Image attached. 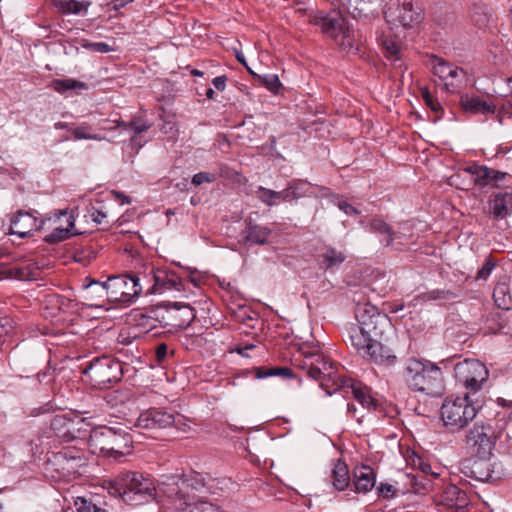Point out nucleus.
<instances>
[{"instance_id": "f257e3e1", "label": "nucleus", "mask_w": 512, "mask_h": 512, "mask_svg": "<svg viewBox=\"0 0 512 512\" xmlns=\"http://www.w3.org/2000/svg\"><path fill=\"white\" fill-rule=\"evenodd\" d=\"M401 377L406 386L426 395L436 396L443 390V374L440 367L426 359L409 358Z\"/></svg>"}, {"instance_id": "f03ea898", "label": "nucleus", "mask_w": 512, "mask_h": 512, "mask_svg": "<svg viewBox=\"0 0 512 512\" xmlns=\"http://www.w3.org/2000/svg\"><path fill=\"white\" fill-rule=\"evenodd\" d=\"M109 493L120 497L127 505L138 506L154 500L157 489L153 481L142 473L126 471L111 481Z\"/></svg>"}, {"instance_id": "7ed1b4c3", "label": "nucleus", "mask_w": 512, "mask_h": 512, "mask_svg": "<svg viewBox=\"0 0 512 512\" xmlns=\"http://www.w3.org/2000/svg\"><path fill=\"white\" fill-rule=\"evenodd\" d=\"M88 438L89 447L94 452L99 451L115 458L129 453L133 442L132 436L122 425L117 427L98 426L90 428Z\"/></svg>"}, {"instance_id": "20e7f679", "label": "nucleus", "mask_w": 512, "mask_h": 512, "mask_svg": "<svg viewBox=\"0 0 512 512\" xmlns=\"http://www.w3.org/2000/svg\"><path fill=\"white\" fill-rule=\"evenodd\" d=\"M310 22L318 26L321 32L326 37L331 38L344 52L351 53L359 51L354 36L351 34L345 18L339 11H317L311 17Z\"/></svg>"}, {"instance_id": "39448f33", "label": "nucleus", "mask_w": 512, "mask_h": 512, "mask_svg": "<svg viewBox=\"0 0 512 512\" xmlns=\"http://www.w3.org/2000/svg\"><path fill=\"white\" fill-rule=\"evenodd\" d=\"M205 487V478L193 470L181 475L167 476L159 484V490L173 501L175 508L189 506L192 501L190 491H202Z\"/></svg>"}, {"instance_id": "423d86ee", "label": "nucleus", "mask_w": 512, "mask_h": 512, "mask_svg": "<svg viewBox=\"0 0 512 512\" xmlns=\"http://www.w3.org/2000/svg\"><path fill=\"white\" fill-rule=\"evenodd\" d=\"M477 400L470 398L469 393L460 397H446L442 403L440 414L444 426L450 432H458L472 421L480 408Z\"/></svg>"}, {"instance_id": "0eeeda50", "label": "nucleus", "mask_w": 512, "mask_h": 512, "mask_svg": "<svg viewBox=\"0 0 512 512\" xmlns=\"http://www.w3.org/2000/svg\"><path fill=\"white\" fill-rule=\"evenodd\" d=\"M92 285L99 286V295H105L111 302L132 303L142 292V286L136 274L110 276L105 282L91 280L85 288Z\"/></svg>"}, {"instance_id": "6e6552de", "label": "nucleus", "mask_w": 512, "mask_h": 512, "mask_svg": "<svg viewBox=\"0 0 512 512\" xmlns=\"http://www.w3.org/2000/svg\"><path fill=\"white\" fill-rule=\"evenodd\" d=\"M361 297V291H355L352 297L355 303L354 314L357 320L354 325L359 326L366 333L384 336L385 332L392 327L389 317L369 302H361Z\"/></svg>"}, {"instance_id": "1a4fd4ad", "label": "nucleus", "mask_w": 512, "mask_h": 512, "mask_svg": "<svg viewBox=\"0 0 512 512\" xmlns=\"http://www.w3.org/2000/svg\"><path fill=\"white\" fill-rule=\"evenodd\" d=\"M82 373L93 386L99 389L108 388L110 384L121 380L123 370L121 363L109 356L97 357L83 368Z\"/></svg>"}, {"instance_id": "9d476101", "label": "nucleus", "mask_w": 512, "mask_h": 512, "mask_svg": "<svg viewBox=\"0 0 512 512\" xmlns=\"http://www.w3.org/2000/svg\"><path fill=\"white\" fill-rule=\"evenodd\" d=\"M387 23L414 28L424 19V10L415 0H388L383 9Z\"/></svg>"}, {"instance_id": "9b49d317", "label": "nucleus", "mask_w": 512, "mask_h": 512, "mask_svg": "<svg viewBox=\"0 0 512 512\" xmlns=\"http://www.w3.org/2000/svg\"><path fill=\"white\" fill-rule=\"evenodd\" d=\"M90 428L89 421L72 412L55 415L50 422L53 435L62 442L86 439L89 436Z\"/></svg>"}, {"instance_id": "f8f14e48", "label": "nucleus", "mask_w": 512, "mask_h": 512, "mask_svg": "<svg viewBox=\"0 0 512 512\" xmlns=\"http://www.w3.org/2000/svg\"><path fill=\"white\" fill-rule=\"evenodd\" d=\"M149 318H155L165 325H172L181 329L187 328L195 319V309L189 304L180 302H164L150 311Z\"/></svg>"}, {"instance_id": "ddd939ff", "label": "nucleus", "mask_w": 512, "mask_h": 512, "mask_svg": "<svg viewBox=\"0 0 512 512\" xmlns=\"http://www.w3.org/2000/svg\"><path fill=\"white\" fill-rule=\"evenodd\" d=\"M454 372L456 380L469 391V395L479 392L489 376L486 366L475 359L457 363Z\"/></svg>"}, {"instance_id": "4468645a", "label": "nucleus", "mask_w": 512, "mask_h": 512, "mask_svg": "<svg viewBox=\"0 0 512 512\" xmlns=\"http://www.w3.org/2000/svg\"><path fill=\"white\" fill-rule=\"evenodd\" d=\"M499 434L490 423L477 420L466 435V443L478 457L488 458L492 455Z\"/></svg>"}, {"instance_id": "2eb2a0df", "label": "nucleus", "mask_w": 512, "mask_h": 512, "mask_svg": "<svg viewBox=\"0 0 512 512\" xmlns=\"http://www.w3.org/2000/svg\"><path fill=\"white\" fill-rule=\"evenodd\" d=\"M429 62L434 75L443 82L445 90L454 92L465 82L466 72L462 68L436 55H432Z\"/></svg>"}, {"instance_id": "dca6fc26", "label": "nucleus", "mask_w": 512, "mask_h": 512, "mask_svg": "<svg viewBox=\"0 0 512 512\" xmlns=\"http://www.w3.org/2000/svg\"><path fill=\"white\" fill-rule=\"evenodd\" d=\"M182 421V416L163 408L152 407L140 413L135 426L143 429H164L175 426Z\"/></svg>"}, {"instance_id": "f3484780", "label": "nucleus", "mask_w": 512, "mask_h": 512, "mask_svg": "<svg viewBox=\"0 0 512 512\" xmlns=\"http://www.w3.org/2000/svg\"><path fill=\"white\" fill-rule=\"evenodd\" d=\"M303 367L307 369L309 377L321 382V386L324 389H328L329 387L328 384L325 383L326 380H331L333 386H335V380L345 378L344 376L336 375L334 363L322 355H310L306 357Z\"/></svg>"}, {"instance_id": "a211bd4d", "label": "nucleus", "mask_w": 512, "mask_h": 512, "mask_svg": "<svg viewBox=\"0 0 512 512\" xmlns=\"http://www.w3.org/2000/svg\"><path fill=\"white\" fill-rule=\"evenodd\" d=\"M35 213L37 212L17 211L11 218L10 234L18 235L19 238L23 239L41 230L45 224V219H38Z\"/></svg>"}, {"instance_id": "6ab92c4d", "label": "nucleus", "mask_w": 512, "mask_h": 512, "mask_svg": "<svg viewBox=\"0 0 512 512\" xmlns=\"http://www.w3.org/2000/svg\"><path fill=\"white\" fill-rule=\"evenodd\" d=\"M436 503L444 512H464L469 506L470 500L466 491L449 484L444 488Z\"/></svg>"}, {"instance_id": "aec40b11", "label": "nucleus", "mask_w": 512, "mask_h": 512, "mask_svg": "<svg viewBox=\"0 0 512 512\" xmlns=\"http://www.w3.org/2000/svg\"><path fill=\"white\" fill-rule=\"evenodd\" d=\"M351 389V392L357 402L367 410H375L377 408L376 400L370 395L367 387H362L359 383H356L350 378H338L335 380L334 392L339 389Z\"/></svg>"}, {"instance_id": "412c9836", "label": "nucleus", "mask_w": 512, "mask_h": 512, "mask_svg": "<svg viewBox=\"0 0 512 512\" xmlns=\"http://www.w3.org/2000/svg\"><path fill=\"white\" fill-rule=\"evenodd\" d=\"M461 471L465 476L481 482L489 481L493 473L488 458L481 457L463 462Z\"/></svg>"}, {"instance_id": "4be33fe9", "label": "nucleus", "mask_w": 512, "mask_h": 512, "mask_svg": "<svg viewBox=\"0 0 512 512\" xmlns=\"http://www.w3.org/2000/svg\"><path fill=\"white\" fill-rule=\"evenodd\" d=\"M154 284L151 293L160 292L161 290H177L182 288L181 278L173 271L158 269L153 271Z\"/></svg>"}, {"instance_id": "5701e85b", "label": "nucleus", "mask_w": 512, "mask_h": 512, "mask_svg": "<svg viewBox=\"0 0 512 512\" xmlns=\"http://www.w3.org/2000/svg\"><path fill=\"white\" fill-rule=\"evenodd\" d=\"M348 332V339L351 343V345L359 352L361 355L364 352H368L369 349L373 348L371 346V343L376 339H382L383 336H375L372 335V333H366L362 328L359 326H355L351 324L347 328Z\"/></svg>"}, {"instance_id": "b1692460", "label": "nucleus", "mask_w": 512, "mask_h": 512, "mask_svg": "<svg viewBox=\"0 0 512 512\" xmlns=\"http://www.w3.org/2000/svg\"><path fill=\"white\" fill-rule=\"evenodd\" d=\"M376 484V473L373 468L367 465H361L354 468L353 485L357 493H367Z\"/></svg>"}, {"instance_id": "393cba45", "label": "nucleus", "mask_w": 512, "mask_h": 512, "mask_svg": "<svg viewBox=\"0 0 512 512\" xmlns=\"http://www.w3.org/2000/svg\"><path fill=\"white\" fill-rule=\"evenodd\" d=\"M460 106L462 110L471 115H486L495 113V106L490 102L482 100L478 96H469L468 94H463L460 97Z\"/></svg>"}, {"instance_id": "a878e982", "label": "nucleus", "mask_w": 512, "mask_h": 512, "mask_svg": "<svg viewBox=\"0 0 512 512\" xmlns=\"http://www.w3.org/2000/svg\"><path fill=\"white\" fill-rule=\"evenodd\" d=\"M381 339L376 338L371 346L373 348L369 349L368 352H364L362 356L368 357V359L375 364L390 366L395 364L397 357L392 352V350L386 346H384L381 342Z\"/></svg>"}, {"instance_id": "bb28decb", "label": "nucleus", "mask_w": 512, "mask_h": 512, "mask_svg": "<svg viewBox=\"0 0 512 512\" xmlns=\"http://www.w3.org/2000/svg\"><path fill=\"white\" fill-rule=\"evenodd\" d=\"M384 55L391 62L394 67L402 68V42L400 39L390 35L384 34L380 38Z\"/></svg>"}, {"instance_id": "cd10ccee", "label": "nucleus", "mask_w": 512, "mask_h": 512, "mask_svg": "<svg viewBox=\"0 0 512 512\" xmlns=\"http://www.w3.org/2000/svg\"><path fill=\"white\" fill-rule=\"evenodd\" d=\"M489 208L495 218H506L512 212V193L503 191L493 194L489 201Z\"/></svg>"}, {"instance_id": "c85d7f7f", "label": "nucleus", "mask_w": 512, "mask_h": 512, "mask_svg": "<svg viewBox=\"0 0 512 512\" xmlns=\"http://www.w3.org/2000/svg\"><path fill=\"white\" fill-rule=\"evenodd\" d=\"M271 232L268 227L261 226L250 220L246 223V227L242 231L241 236L245 243L264 245L268 242Z\"/></svg>"}, {"instance_id": "c756f323", "label": "nucleus", "mask_w": 512, "mask_h": 512, "mask_svg": "<svg viewBox=\"0 0 512 512\" xmlns=\"http://www.w3.org/2000/svg\"><path fill=\"white\" fill-rule=\"evenodd\" d=\"M506 175L504 172L481 165L476 176L473 178V182L480 187L494 186L498 181L504 179Z\"/></svg>"}, {"instance_id": "7c9ffc66", "label": "nucleus", "mask_w": 512, "mask_h": 512, "mask_svg": "<svg viewBox=\"0 0 512 512\" xmlns=\"http://www.w3.org/2000/svg\"><path fill=\"white\" fill-rule=\"evenodd\" d=\"M370 231L380 235V242L388 247L392 245L396 233L392 227L380 218H373L369 224Z\"/></svg>"}, {"instance_id": "2f4dec72", "label": "nucleus", "mask_w": 512, "mask_h": 512, "mask_svg": "<svg viewBox=\"0 0 512 512\" xmlns=\"http://www.w3.org/2000/svg\"><path fill=\"white\" fill-rule=\"evenodd\" d=\"M331 478L335 489L339 491L345 490L350 484L348 466L344 462L338 460L332 470Z\"/></svg>"}, {"instance_id": "473e14b6", "label": "nucleus", "mask_w": 512, "mask_h": 512, "mask_svg": "<svg viewBox=\"0 0 512 512\" xmlns=\"http://www.w3.org/2000/svg\"><path fill=\"white\" fill-rule=\"evenodd\" d=\"M55 7L64 14H80L86 12L91 5L90 1L54 0Z\"/></svg>"}, {"instance_id": "72a5a7b5", "label": "nucleus", "mask_w": 512, "mask_h": 512, "mask_svg": "<svg viewBox=\"0 0 512 512\" xmlns=\"http://www.w3.org/2000/svg\"><path fill=\"white\" fill-rule=\"evenodd\" d=\"M493 298L498 308L509 310L512 306V295L506 282H498L493 290Z\"/></svg>"}, {"instance_id": "f704fd0d", "label": "nucleus", "mask_w": 512, "mask_h": 512, "mask_svg": "<svg viewBox=\"0 0 512 512\" xmlns=\"http://www.w3.org/2000/svg\"><path fill=\"white\" fill-rule=\"evenodd\" d=\"M48 464L51 465V469L59 473L60 478L71 477V475H69V462L66 450L54 453L48 460Z\"/></svg>"}, {"instance_id": "c9c22d12", "label": "nucleus", "mask_w": 512, "mask_h": 512, "mask_svg": "<svg viewBox=\"0 0 512 512\" xmlns=\"http://www.w3.org/2000/svg\"><path fill=\"white\" fill-rule=\"evenodd\" d=\"M51 87L58 93H64L68 90H86L88 85L73 78H66L53 80Z\"/></svg>"}, {"instance_id": "e433bc0d", "label": "nucleus", "mask_w": 512, "mask_h": 512, "mask_svg": "<svg viewBox=\"0 0 512 512\" xmlns=\"http://www.w3.org/2000/svg\"><path fill=\"white\" fill-rule=\"evenodd\" d=\"M69 462V475L74 476L79 474V470L87 465V459L81 450L68 449L66 450Z\"/></svg>"}, {"instance_id": "4c0bfd02", "label": "nucleus", "mask_w": 512, "mask_h": 512, "mask_svg": "<svg viewBox=\"0 0 512 512\" xmlns=\"http://www.w3.org/2000/svg\"><path fill=\"white\" fill-rule=\"evenodd\" d=\"M345 260V255L335 250L334 248H328L322 255L320 265L325 270L332 269L339 266Z\"/></svg>"}, {"instance_id": "58836bf2", "label": "nucleus", "mask_w": 512, "mask_h": 512, "mask_svg": "<svg viewBox=\"0 0 512 512\" xmlns=\"http://www.w3.org/2000/svg\"><path fill=\"white\" fill-rule=\"evenodd\" d=\"M255 196L265 205L272 207L282 201L281 191H275L272 189L258 186L255 191Z\"/></svg>"}, {"instance_id": "ea45409f", "label": "nucleus", "mask_w": 512, "mask_h": 512, "mask_svg": "<svg viewBox=\"0 0 512 512\" xmlns=\"http://www.w3.org/2000/svg\"><path fill=\"white\" fill-rule=\"evenodd\" d=\"M421 96L426 104V106L435 113V119L434 122L439 121L444 114V109L437 98H435L429 91L428 88H422L421 89Z\"/></svg>"}, {"instance_id": "a19ab883", "label": "nucleus", "mask_w": 512, "mask_h": 512, "mask_svg": "<svg viewBox=\"0 0 512 512\" xmlns=\"http://www.w3.org/2000/svg\"><path fill=\"white\" fill-rule=\"evenodd\" d=\"M256 378L263 379L271 376H281L283 378H292L293 372L288 367H259L256 369Z\"/></svg>"}, {"instance_id": "79ce46f5", "label": "nucleus", "mask_w": 512, "mask_h": 512, "mask_svg": "<svg viewBox=\"0 0 512 512\" xmlns=\"http://www.w3.org/2000/svg\"><path fill=\"white\" fill-rule=\"evenodd\" d=\"M178 512H223L217 505L199 500L197 502H189V506H182V508H176Z\"/></svg>"}, {"instance_id": "37998d69", "label": "nucleus", "mask_w": 512, "mask_h": 512, "mask_svg": "<svg viewBox=\"0 0 512 512\" xmlns=\"http://www.w3.org/2000/svg\"><path fill=\"white\" fill-rule=\"evenodd\" d=\"M254 79L260 84L267 88L270 92L277 94L282 84L276 74H264L258 75L252 74Z\"/></svg>"}, {"instance_id": "c03bdc74", "label": "nucleus", "mask_w": 512, "mask_h": 512, "mask_svg": "<svg viewBox=\"0 0 512 512\" xmlns=\"http://www.w3.org/2000/svg\"><path fill=\"white\" fill-rule=\"evenodd\" d=\"M91 127L86 124L82 123L81 125L71 129V133L76 140H96V141H102L106 138L104 136H101L99 134H92L90 133Z\"/></svg>"}, {"instance_id": "a18cd8bd", "label": "nucleus", "mask_w": 512, "mask_h": 512, "mask_svg": "<svg viewBox=\"0 0 512 512\" xmlns=\"http://www.w3.org/2000/svg\"><path fill=\"white\" fill-rule=\"evenodd\" d=\"M121 125L123 131L128 132L129 134L133 132V135L130 136L131 141H134L137 135L150 128V124L141 119H133L129 123L123 122Z\"/></svg>"}, {"instance_id": "49530a36", "label": "nucleus", "mask_w": 512, "mask_h": 512, "mask_svg": "<svg viewBox=\"0 0 512 512\" xmlns=\"http://www.w3.org/2000/svg\"><path fill=\"white\" fill-rule=\"evenodd\" d=\"M35 377L39 384L49 386L55 380V368L48 362L45 369L38 372Z\"/></svg>"}, {"instance_id": "de8ad7c7", "label": "nucleus", "mask_w": 512, "mask_h": 512, "mask_svg": "<svg viewBox=\"0 0 512 512\" xmlns=\"http://www.w3.org/2000/svg\"><path fill=\"white\" fill-rule=\"evenodd\" d=\"M75 506L78 512H107L105 509L97 506L92 501L78 497L75 500Z\"/></svg>"}, {"instance_id": "09e8293b", "label": "nucleus", "mask_w": 512, "mask_h": 512, "mask_svg": "<svg viewBox=\"0 0 512 512\" xmlns=\"http://www.w3.org/2000/svg\"><path fill=\"white\" fill-rule=\"evenodd\" d=\"M39 268L35 264H27L22 267L15 268L16 275L21 280L36 279Z\"/></svg>"}, {"instance_id": "8fccbe9b", "label": "nucleus", "mask_w": 512, "mask_h": 512, "mask_svg": "<svg viewBox=\"0 0 512 512\" xmlns=\"http://www.w3.org/2000/svg\"><path fill=\"white\" fill-rule=\"evenodd\" d=\"M70 237V230L68 228H55L49 235L45 237V241L49 244L61 242Z\"/></svg>"}, {"instance_id": "3c124183", "label": "nucleus", "mask_w": 512, "mask_h": 512, "mask_svg": "<svg viewBox=\"0 0 512 512\" xmlns=\"http://www.w3.org/2000/svg\"><path fill=\"white\" fill-rule=\"evenodd\" d=\"M495 266H496V263L492 260L491 257L486 258L482 267L477 271L475 279L483 280V281L487 280L488 277L491 275Z\"/></svg>"}, {"instance_id": "603ef678", "label": "nucleus", "mask_w": 512, "mask_h": 512, "mask_svg": "<svg viewBox=\"0 0 512 512\" xmlns=\"http://www.w3.org/2000/svg\"><path fill=\"white\" fill-rule=\"evenodd\" d=\"M217 179V175L211 172H199L196 173L191 180L194 186H200L204 183H213Z\"/></svg>"}, {"instance_id": "864d4df0", "label": "nucleus", "mask_w": 512, "mask_h": 512, "mask_svg": "<svg viewBox=\"0 0 512 512\" xmlns=\"http://www.w3.org/2000/svg\"><path fill=\"white\" fill-rule=\"evenodd\" d=\"M82 47L97 53H108L112 51L111 47L105 42H88L84 41Z\"/></svg>"}, {"instance_id": "5fc2aeb1", "label": "nucleus", "mask_w": 512, "mask_h": 512, "mask_svg": "<svg viewBox=\"0 0 512 512\" xmlns=\"http://www.w3.org/2000/svg\"><path fill=\"white\" fill-rule=\"evenodd\" d=\"M289 185L294 190L295 195L298 199L303 198L307 195L308 192V184L302 180H292L289 182Z\"/></svg>"}, {"instance_id": "6e6d98bb", "label": "nucleus", "mask_w": 512, "mask_h": 512, "mask_svg": "<svg viewBox=\"0 0 512 512\" xmlns=\"http://www.w3.org/2000/svg\"><path fill=\"white\" fill-rule=\"evenodd\" d=\"M104 399L109 405L116 406L119 403H124L126 396L123 392L115 390L106 393Z\"/></svg>"}, {"instance_id": "4d7b16f0", "label": "nucleus", "mask_w": 512, "mask_h": 512, "mask_svg": "<svg viewBox=\"0 0 512 512\" xmlns=\"http://www.w3.org/2000/svg\"><path fill=\"white\" fill-rule=\"evenodd\" d=\"M377 493L379 496H382L383 498L389 499L393 497L396 493V488L388 483H381L377 487Z\"/></svg>"}, {"instance_id": "13d9d810", "label": "nucleus", "mask_w": 512, "mask_h": 512, "mask_svg": "<svg viewBox=\"0 0 512 512\" xmlns=\"http://www.w3.org/2000/svg\"><path fill=\"white\" fill-rule=\"evenodd\" d=\"M450 295L449 291L444 290H432L423 294L422 298L427 301L438 300V299H448Z\"/></svg>"}, {"instance_id": "bf43d9fd", "label": "nucleus", "mask_w": 512, "mask_h": 512, "mask_svg": "<svg viewBox=\"0 0 512 512\" xmlns=\"http://www.w3.org/2000/svg\"><path fill=\"white\" fill-rule=\"evenodd\" d=\"M336 205L341 211H343L347 215H359L360 214V212L357 208H355L353 205H351L350 203H348L345 200H339Z\"/></svg>"}, {"instance_id": "052dcab7", "label": "nucleus", "mask_w": 512, "mask_h": 512, "mask_svg": "<svg viewBox=\"0 0 512 512\" xmlns=\"http://www.w3.org/2000/svg\"><path fill=\"white\" fill-rule=\"evenodd\" d=\"M168 356V345L166 343H160L155 349V357L158 363H162Z\"/></svg>"}, {"instance_id": "680f3d73", "label": "nucleus", "mask_w": 512, "mask_h": 512, "mask_svg": "<svg viewBox=\"0 0 512 512\" xmlns=\"http://www.w3.org/2000/svg\"><path fill=\"white\" fill-rule=\"evenodd\" d=\"M123 121L104 119L100 123V128L105 131H111L116 128H122Z\"/></svg>"}, {"instance_id": "e2e57ef3", "label": "nucleus", "mask_w": 512, "mask_h": 512, "mask_svg": "<svg viewBox=\"0 0 512 512\" xmlns=\"http://www.w3.org/2000/svg\"><path fill=\"white\" fill-rule=\"evenodd\" d=\"M281 196L283 202H292L298 200L294 190L291 188L289 183L287 184L286 188L281 190Z\"/></svg>"}, {"instance_id": "0e129e2a", "label": "nucleus", "mask_w": 512, "mask_h": 512, "mask_svg": "<svg viewBox=\"0 0 512 512\" xmlns=\"http://www.w3.org/2000/svg\"><path fill=\"white\" fill-rule=\"evenodd\" d=\"M227 77L225 75L217 76L213 79L212 83L219 91H224L226 87Z\"/></svg>"}, {"instance_id": "69168bd1", "label": "nucleus", "mask_w": 512, "mask_h": 512, "mask_svg": "<svg viewBox=\"0 0 512 512\" xmlns=\"http://www.w3.org/2000/svg\"><path fill=\"white\" fill-rule=\"evenodd\" d=\"M133 1L134 0H112L110 4L112 5L113 9L118 11Z\"/></svg>"}, {"instance_id": "338daca9", "label": "nucleus", "mask_w": 512, "mask_h": 512, "mask_svg": "<svg viewBox=\"0 0 512 512\" xmlns=\"http://www.w3.org/2000/svg\"><path fill=\"white\" fill-rule=\"evenodd\" d=\"M92 217L94 222L100 224L103 222V219L106 218V214L102 211L97 210L92 214Z\"/></svg>"}, {"instance_id": "774afa93", "label": "nucleus", "mask_w": 512, "mask_h": 512, "mask_svg": "<svg viewBox=\"0 0 512 512\" xmlns=\"http://www.w3.org/2000/svg\"><path fill=\"white\" fill-rule=\"evenodd\" d=\"M480 167L481 165L474 163L472 165L467 166L465 168V171L468 172L474 178Z\"/></svg>"}]
</instances>
